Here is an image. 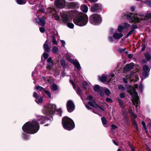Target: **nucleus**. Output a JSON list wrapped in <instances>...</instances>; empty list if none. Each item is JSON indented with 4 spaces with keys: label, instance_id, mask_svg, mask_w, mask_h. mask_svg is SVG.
I'll return each instance as SVG.
<instances>
[{
    "label": "nucleus",
    "instance_id": "obj_28",
    "mask_svg": "<svg viewBox=\"0 0 151 151\" xmlns=\"http://www.w3.org/2000/svg\"><path fill=\"white\" fill-rule=\"evenodd\" d=\"M52 43L54 45H57L58 44V42L55 40V37L54 36H52Z\"/></svg>",
    "mask_w": 151,
    "mask_h": 151
},
{
    "label": "nucleus",
    "instance_id": "obj_34",
    "mask_svg": "<svg viewBox=\"0 0 151 151\" xmlns=\"http://www.w3.org/2000/svg\"><path fill=\"white\" fill-rule=\"evenodd\" d=\"M36 88L40 91H45V89L39 86H36Z\"/></svg>",
    "mask_w": 151,
    "mask_h": 151
},
{
    "label": "nucleus",
    "instance_id": "obj_2",
    "mask_svg": "<svg viewBox=\"0 0 151 151\" xmlns=\"http://www.w3.org/2000/svg\"><path fill=\"white\" fill-rule=\"evenodd\" d=\"M77 17L73 19V22L76 25L83 26L86 24L88 22V18L84 14L79 12Z\"/></svg>",
    "mask_w": 151,
    "mask_h": 151
},
{
    "label": "nucleus",
    "instance_id": "obj_60",
    "mask_svg": "<svg viewBox=\"0 0 151 151\" xmlns=\"http://www.w3.org/2000/svg\"><path fill=\"white\" fill-rule=\"evenodd\" d=\"M61 42L62 43V46L64 47L65 45V41L64 40H61Z\"/></svg>",
    "mask_w": 151,
    "mask_h": 151
},
{
    "label": "nucleus",
    "instance_id": "obj_10",
    "mask_svg": "<svg viewBox=\"0 0 151 151\" xmlns=\"http://www.w3.org/2000/svg\"><path fill=\"white\" fill-rule=\"evenodd\" d=\"M55 5L57 7L60 9L64 7L65 5V0H55Z\"/></svg>",
    "mask_w": 151,
    "mask_h": 151
},
{
    "label": "nucleus",
    "instance_id": "obj_24",
    "mask_svg": "<svg viewBox=\"0 0 151 151\" xmlns=\"http://www.w3.org/2000/svg\"><path fill=\"white\" fill-rule=\"evenodd\" d=\"M35 101L38 104L42 103L43 102V98L42 97H38L37 99H36Z\"/></svg>",
    "mask_w": 151,
    "mask_h": 151
},
{
    "label": "nucleus",
    "instance_id": "obj_23",
    "mask_svg": "<svg viewBox=\"0 0 151 151\" xmlns=\"http://www.w3.org/2000/svg\"><path fill=\"white\" fill-rule=\"evenodd\" d=\"M101 120L104 126L105 127H107V126L106 125L107 121L106 118L104 117H102L101 118Z\"/></svg>",
    "mask_w": 151,
    "mask_h": 151
},
{
    "label": "nucleus",
    "instance_id": "obj_3",
    "mask_svg": "<svg viewBox=\"0 0 151 151\" xmlns=\"http://www.w3.org/2000/svg\"><path fill=\"white\" fill-rule=\"evenodd\" d=\"M128 92L131 96L132 98V102L134 105L136 106L137 111L138 109L139 108V104L140 103L137 93L136 92L135 89L131 86H129Z\"/></svg>",
    "mask_w": 151,
    "mask_h": 151
},
{
    "label": "nucleus",
    "instance_id": "obj_62",
    "mask_svg": "<svg viewBox=\"0 0 151 151\" xmlns=\"http://www.w3.org/2000/svg\"><path fill=\"white\" fill-rule=\"evenodd\" d=\"M39 10V11L42 13H44L45 12V10L43 7H41Z\"/></svg>",
    "mask_w": 151,
    "mask_h": 151
},
{
    "label": "nucleus",
    "instance_id": "obj_57",
    "mask_svg": "<svg viewBox=\"0 0 151 151\" xmlns=\"http://www.w3.org/2000/svg\"><path fill=\"white\" fill-rule=\"evenodd\" d=\"M120 96L122 98H124L125 97L124 94V93H120Z\"/></svg>",
    "mask_w": 151,
    "mask_h": 151
},
{
    "label": "nucleus",
    "instance_id": "obj_51",
    "mask_svg": "<svg viewBox=\"0 0 151 151\" xmlns=\"http://www.w3.org/2000/svg\"><path fill=\"white\" fill-rule=\"evenodd\" d=\"M134 32V31H133V29H131V30L129 32V33L127 35V37H129Z\"/></svg>",
    "mask_w": 151,
    "mask_h": 151
},
{
    "label": "nucleus",
    "instance_id": "obj_49",
    "mask_svg": "<svg viewBox=\"0 0 151 151\" xmlns=\"http://www.w3.org/2000/svg\"><path fill=\"white\" fill-rule=\"evenodd\" d=\"M48 54L45 52L43 54V57L45 59H47L48 58Z\"/></svg>",
    "mask_w": 151,
    "mask_h": 151
},
{
    "label": "nucleus",
    "instance_id": "obj_8",
    "mask_svg": "<svg viewBox=\"0 0 151 151\" xmlns=\"http://www.w3.org/2000/svg\"><path fill=\"white\" fill-rule=\"evenodd\" d=\"M101 22V17L97 14H94L91 15L90 17V22L93 25H98Z\"/></svg>",
    "mask_w": 151,
    "mask_h": 151
},
{
    "label": "nucleus",
    "instance_id": "obj_48",
    "mask_svg": "<svg viewBox=\"0 0 151 151\" xmlns=\"http://www.w3.org/2000/svg\"><path fill=\"white\" fill-rule=\"evenodd\" d=\"M47 63H53L52 58L51 57L48 59L47 60Z\"/></svg>",
    "mask_w": 151,
    "mask_h": 151
},
{
    "label": "nucleus",
    "instance_id": "obj_9",
    "mask_svg": "<svg viewBox=\"0 0 151 151\" xmlns=\"http://www.w3.org/2000/svg\"><path fill=\"white\" fill-rule=\"evenodd\" d=\"M62 22L65 24H67L72 20V18L68 14H61Z\"/></svg>",
    "mask_w": 151,
    "mask_h": 151
},
{
    "label": "nucleus",
    "instance_id": "obj_54",
    "mask_svg": "<svg viewBox=\"0 0 151 151\" xmlns=\"http://www.w3.org/2000/svg\"><path fill=\"white\" fill-rule=\"evenodd\" d=\"M39 29L41 32L43 33L45 32V29L44 27H40Z\"/></svg>",
    "mask_w": 151,
    "mask_h": 151
},
{
    "label": "nucleus",
    "instance_id": "obj_14",
    "mask_svg": "<svg viewBox=\"0 0 151 151\" xmlns=\"http://www.w3.org/2000/svg\"><path fill=\"white\" fill-rule=\"evenodd\" d=\"M68 60L70 63L73 64L76 68L78 70H80L81 69L80 65L79 63L77 61L73 60L72 59H69Z\"/></svg>",
    "mask_w": 151,
    "mask_h": 151
},
{
    "label": "nucleus",
    "instance_id": "obj_47",
    "mask_svg": "<svg viewBox=\"0 0 151 151\" xmlns=\"http://www.w3.org/2000/svg\"><path fill=\"white\" fill-rule=\"evenodd\" d=\"M119 105L122 107L123 106V101L120 99H118Z\"/></svg>",
    "mask_w": 151,
    "mask_h": 151
},
{
    "label": "nucleus",
    "instance_id": "obj_27",
    "mask_svg": "<svg viewBox=\"0 0 151 151\" xmlns=\"http://www.w3.org/2000/svg\"><path fill=\"white\" fill-rule=\"evenodd\" d=\"M53 63H48L46 67V68L48 70H50L53 66Z\"/></svg>",
    "mask_w": 151,
    "mask_h": 151
},
{
    "label": "nucleus",
    "instance_id": "obj_61",
    "mask_svg": "<svg viewBox=\"0 0 151 151\" xmlns=\"http://www.w3.org/2000/svg\"><path fill=\"white\" fill-rule=\"evenodd\" d=\"M131 116L134 119H135L137 118L136 115L135 114H134L133 112H132V114H131Z\"/></svg>",
    "mask_w": 151,
    "mask_h": 151
},
{
    "label": "nucleus",
    "instance_id": "obj_50",
    "mask_svg": "<svg viewBox=\"0 0 151 151\" xmlns=\"http://www.w3.org/2000/svg\"><path fill=\"white\" fill-rule=\"evenodd\" d=\"M33 96L34 98H35L36 99H37V98H38V97H39L38 95L37 92H34Z\"/></svg>",
    "mask_w": 151,
    "mask_h": 151
},
{
    "label": "nucleus",
    "instance_id": "obj_17",
    "mask_svg": "<svg viewBox=\"0 0 151 151\" xmlns=\"http://www.w3.org/2000/svg\"><path fill=\"white\" fill-rule=\"evenodd\" d=\"M67 5L69 8L74 9L78 6V4L74 2H68L67 4Z\"/></svg>",
    "mask_w": 151,
    "mask_h": 151
},
{
    "label": "nucleus",
    "instance_id": "obj_55",
    "mask_svg": "<svg viewBox=\"0 0 151 151\" xmlns=\"http://www.w3.org/2000/svg\"><path fill=\"white\" fill-rule=\"evenodd\" d=\"M106 101L107 102H109L110 103H111L112 102V100L111 99L109 98H107L106 99Z\"/></svg>",
    "mask_w": 151,
    "mask_h": 151
},
{
    "label": "nucleus",
    "instance_id": "obj_38",
    "mask_svg": "<svg viewBox=\"0 0 151 151\" xmlns=\"http://www.w3.org/2000/svg\"><path fill=\"white\" fill-rule=\"evenodd\" d=\"M53 16L55 18V20H56L60 21V17L59 15L57 14H53Z\"/></svg>",
    "mask_w": 151,
    "mask_h": 151
},
{
    "label": "nucleus",
    "instance_id": "obj_41",
    "mask_svg": "<svg viewBox=\"0 0 151 151\" xmlns=\"http://www.w3.org/2000/svg\"><path fill=\"white\" fill-rule=\"evenodd\" d=\"M76 92L78 94L80 95V96H81L82 95V91L81 90V89L79 88H78L77 91H76Z\"/></svg>",
    "mask_w": 151,
    "mask_h": 151
},
{
    "label": "nucleus",
    "instance_id": "obj_46",
    "mask_svg": "<svg viewBox=\"0 0 151 151\" xmlns=\"http://www.w3.org/2000/svg\"><path fill=\"white\" fill-rule=\"evenodd\" d=\"M145 3L147 5L151 7V1L148 0H147L145 1Z\"/></svg>",
    "mask_w": 151,
    "mask_h": 151
},
{
    "label": "nucleus",
    "instance_id": "obj_21",
    "mask_svg": "<svg viewBox=\"0 0 151 151\" xmlns=\"http://www.w3.org/2000/svg\"><path fill=\"white\" fill-rule=\"evenodd\" d=\"M81 10L85 13L87 12L88 10V7L87 6L84 4L81 6Z\"/></svg>",
    "mask_w": 151,
    "mask_h": 151
},
{
    "label": "nucleus",
    "instance_id": "obj_33",
    "mask_svg": "<svg viewBox=\"0 0 151 151\" xmlns=\"http://www.w3.org/2000/svg\"><path fill=\"white\" fill-rule=\"evenodd\" d=\"M67 26L70 28L73 29L74 27V25L72 23L68 22L67 23Z\"/></svg>",
    "mask_w": 151,
    "mask_h": 151
},
{
    "label": "nucleus",
    "instance_id": "obj_12",
    "mask_svg": "<svg viewBox=\"0 0 151 151\" xmlns=\"http://www.w3.org/2000/svg\"><path fill=\"white\" fill-rule=\"evenodd\" d=\"M150 69L148 66L147 65H144L143 67V76L144 77V79L147 77L149 74V71Z\"/></svg>",
    "mask_w": 151,
    "mask_h": 151
},
{
    "label": "nucleus",
    "instance_id": "obj_16",
    "mask_svg": "<svg viewBox=\"0 0 151 151\" xmlns=\"http://www.w3.org/2000/svg\"><path fill=\"white\" fill-rule=\"evenodd\" d=\"M128 76V78L131 81H133L134 79V78L137 79L138 78V77L137 74L136 72H134L131 71Z\"/></svg>",
    "mask_w": 151,
    "mask_h": 151
},
{
    "label": "nucleus",
    "instance_id": "obj_56",
    "mask_svg": "<svg viewBox=\"0 0 151 151\" xmlns=\"http://www.w3.org/2000/svg\"><path fill=\"white\" fill-rule=\"evenodd\" d=\"M24 139H27V135L23 133L22 135Z\"/></svg>",
    "mask_w": 151,
    "mask_h": 151
},
{
    "label": "nucleus",
    "instance_id": "obj_35",
    "mask_svg": "<svg viewBox=\"0 0 151 151\" xmlns=\"http://www.w3.org/2000/svg\"><path fill=\"white\" fill-rule=\"evenodd\" d=\"M104 92L107 96H109L110 94V92L109 90L107 88H105Z\"/></svg>",
    "mask_w": 151,
    "mask_h": 151
},
{
    "label": "nucleus",
    "instance_id": "obj_20",
    "mask_svg": "<svg viewBox=\"0 0 151 151\" xmlns=\"http://www.w3.org/2000/svg\"><path fill=\"white\" fill-rule=\"evenodd\" d=\"M48 41L47 40L43 45V47L45 51L47 52H49L50 51V48L48 45L47 44Z\"/></svg>",
    "mask_w": 151,
    "mask_h": 151
},
{
    "label": "nucleus",
    "instance_id": "obj_36",
    "mask_svg": "<svg viewBox=\"0 0 151 151\" xmlns=\"http://www.w3.org/2000/svg\"><path fill=\"white\" fill-rule=\"evenodd\" d=\"M51 88L54 91H56L58 89L57 85L55 84H52L51 86Z\"/></svg>",
    "mask_w": 151,
    "mask_h": 151
},
{
    "label": "nucleus",
    "instance_id": "obj_39",
    "mask_svg": "<svg viewBox=\"0 0 151 151\" xmlns=\"http://www.w3.org/2000/svg\"><path fill=\"white\" fill-rule=\"evenodd\" d=\"M124 29L123 27L122 26V24L119 25L118 28V30L119 32H122L123 30V29Z\"/></svg>",
    "mask_w": 151,
    "mask_h": 151
},
{
    "label": "nucleus",
    "instance_id": "obj_63",
    "mask_svg": "<svg viewBox=\"0 0 151 151\" xmlns=\"http://www.w3.org/2000/svg\"><path fill=\"white\" fill-rule=\"evenodd\" d=\"M109 40L111 42H112L113 41V39L112 37H109Z\"/></svg>",
    "mask_w": 151,
    "mask_h": 151
},
{
    "label": "nucleus",
    "instance_id": "obj_31",
    "mask_svg": "<svg viewBox=\"0 0 151 151\" xmlns=\"http://www.w3.org/2000/svg\"><path fill=\"white\" fill-rule=\"evenodd\" d=\"M142 124V125L143 129H144L146 132H148L147 128L146 127V124L145 122L144 121H142L141 123Z\"/></svg>",
    "mask_w": 151,
    "mask_h": 151
},
{
    "label": "nucleus",
    "instance_id": "obj_11",
    "mask_svg": "<svg viewBox=\"0 0 151 151\" xmlns=\"http://www.w3.org/2000/svg\"><path fill=\"white\" fill-rule=\"evenodd\" d=\"M67 108L69 112H72L75 109V105L73 102L70 100H69L67 103Z\"/></svg>",
    "mask_w": 151,
    "mask_h": 151
},
{
    "label": "nucleus",
    "instance_id": "obj_13",
    "mask_svg": "<svg viewBox=\"0 0 151 151\" xmlns=\"http://www.w3.org/2000/svg\"><path fill=\"white\" fill-rule=\"evenodd\" d=\"M45 17L44 16H43L42 19H40L39 18H37L35 19V21L39 25L43 26L45 24Z\"/></svg>",
    "mask_w": 151,
    "mask_h": 151
},
{
    "label": "nucleus",
    "instance_id": "obj_59",
    "mask_svg": "<svg viewBox=\"0 0 151 151\" xmlns=\"http://www.w3.org/2000/svg\"><path fill=\"white\" fill-rule=\"evenodd\" d=\"M92 98V97L91 96H89L87 97V99L90 101L91 100Z\"/></svg>",
    "mask_w": 151,
    "mask_h": 151
},
{
    "label": "nucleus",
    "instance_id": "obj_7",
    "mask_svg": "<svg viewBox=\"0 0 151 151\" xmlns=\"http://www.w3.org/2000/svg\"><path fill=\"white\" fill-rule=\"evenodd\" d=\"M88 103L91 106L96 109L95 111L92 110L93 112L95 114L101 116V114L105 111L104 108L98 106L95 102L93 101H88Z\"/></svg>",
    "mask_w": 151,
    "mask_h": 151
},
{
    "label": "nucleus",
    "instance_id": "obj_6",
    "mask_svg": "<svg viewBox=\"0 0 151 151\" xmlns=\"http://www.w3.org/2000/svg\"><path fill=\"white\" fill-rule=\"evenodd\" d=\"M56 110L55 105L50 104L45 106L42 112L46 115H50L53 114Z\"/></svg>",
    "mask_w": 151,
    "mask_h": 151
},
{
    "label": "nucleus",
    "instance_id": "obj_44",
    "mask_svg": "<svg viewBox=\"0 0 151 151\" xmlns=\"http://www.w3.org/2000/svg\"><path fill=\"white\" fill-rule=\"evenodd\" d=\"M118 88L119 89L123 91L125 90V88L122 85H120L119 86Z\"/></svg>",
    "mask_w": 151,
    "mask_h": 151
},
{
    "label": "nucleus",
    "instance_id": "obj_42",
    "mask_svg": "<svg viewBox=\"0 0 151 151\" xmlns=\"http://www.w3.org/2000/svg\"><path fill=\"white\" fill-rule=\"evenodd\" d=\"M83 85L84 88L85 89L87 88V86H88L89 85L88 83L86 81L84 82L83 83Z\"/></svg>",
    "mask_w": 151,
    "mask_h": 151
},
{
    "label": "nucleus",
    "instance_id": "obj_64",
    "mask_svg": "<svg viewBox=\"0 0 151 151\" xmlns=\"http://www.w3.org/2000/svg\"><path fill=\"white\" fill-rule=\"evenodd\" d=\"M111 127L112 129H115L117 127V126L116 125L114 124L111 125Z\"/></svg>",
    "mask_w": 151,
    "mask_h": 151
},
{
    "label": "nucleus",
    "instance_id": "obj_43",
    "mask_svg": "<svg viewBox=\"0 0 151 151\" xmlns=\"http://www.w3.org/2000/svg\"><path fill=\"white\" fill-rule=\"evenodd\" d=\"M45 93L47 95L48 97H49L50 98H51V94L49 91L47 90L45 91Z\"/></svg>",
    "mask_w": 151,
    "mask_h": 151
},
{
    "label": "nucleus",
    "instance_id": "obj_25",
    "mask_svg": "<svg viewBox=\"0 0 151 151\" xmlns=\"http://www.w3.org/2000/svg\"><path fill=\"white\" fill-rule=\"evenodd\" d=\"M122 26L124 29H126L129 28L130 26V25L128 23H123L122 24Z\"/></svg>",
    "mask_w": 151,
    "mask_h": 151
},
{
    "label": "nucleus",
    "instance_id": "obj_45",
    "mask_svg": "<svg viewBox=\"0 0 151 151\" xmlns=\"http://www.w3.org/2000/svg\"><path fill=\"white\" fill-rule=\"evenodd\" d=\"M109 76L110 78V81H112L113 79L112 78H113L114 76V74L111 73L109 74Z\"/></svg>",
    "mask_w": 151,
    "mask_h": 151
},
{
    "label": "nucleus",
    "instance_id": "obj_52",
    "mask_svg": "<svg viewBox=\"0 0 151 151\" xmlns=\"http://www.w3.org/2000/svg\"><path fill=\"white\" fill-rule=\"evenodd\" d=\"M70 82L71 83H72L73 86V88L74 89H76V86L75 85L74 82H73V81L72 80H70Z\"/></svg>",
    "mask_w": 151,
    "mask_h": 151
},
{
    "label": "nucleus",
    "instance_id": "obj_40",
    "mask_svg": "<svg viewBox=\"0 0 151 151\" xmlns=\"http://www.w3.org/2000/svg\"><path fill=\"white\" fill-rule=\"evenodd\" d=\"M60 62L61 65L63 67H65V63L64 60L63 59H61Z\"/></svg>",
    "mask_w": 151,
    "mask_h": 151
},
{
    "label": "nucleus",
    "instance_id": "obj_5",
    "mask_svg": "<svg viewBox=\"0 0 151 151\" xmlns=\"http://www.w3.org/2000/svg\"><path fill=\"white\" fill-rule=\"evenodd\" d=\"M62 124L63 128L68 130H71L75 127L73 120L67 117H65L63 119Z\"/></svg>",
    "mask_w": 151,
    "mask_h": 151
},
{
    "label": "nucleus",
    "instance_id": "obj_22",
    "mask_svg": "<svg viewBox=\"0 0 151 151\" xmlns=\"http://www.w3.org/2000/svg\"><path fill=\"white\" fill-rule=\"evenodd\" d=\"M52 51L55 54H57L59 53L58 48L56 46H54L53 47Z\"/></svg>",
    "mask_w": 151,
    "mask_h": 151
},
{
    "label": "nucleus",
    "instance_id": "obj_1",
    "mask_svg": "<svg viewBox=\"0 0 151 151\" xmlns=\"http://www.w3.org/2000/svg\"><path fill=\"white\" fill-rule=\"evenodd\" d=\"M37 120H33L32 122H26L22 127V129L26 133L34 134L36 133L39 130L40 126L37 121H40V123L43 124L46 120L45 117L42 116H39Z\"/></svg>",
    "mask_w": 151,
    "mask_h": 151
},
{
    "label": "nucleus",
    "instance_id": "obj_29",
    "mask_svg": "<svg viewBox=\"0 0 151 151\" xmlns=\"http://www.w3.org/2000/svg\"><path fill=\"white\" fill-rule=\"evenodd\" d=\"M93 89L95 91L98 92L100 90V88L99 86L96 85L94 87Z\"/></svg>",
    "mask_w": 151,
    "mask_h": 151
},
{
    "label": "nucleus",
    "instance_id": "obj_32",
    "mask_svg": "<svg viewBox=\"0 0 151 151\" xmlns=\"http://www.w3.org/2000/svg\"><path fill=\"white\" fill-rule=\"evenodd\" d=\"M17 3L19 4H24L26 3V1H24L23 0H17Z\"/></svg>",
    "mask_w": 151,
    "mask_h": 151
},
{
    "label": "nucleus",
    "instance_id": "obj_37",
    "mask_svg": "<svg viewBox=\"0 0 151 151\" xmlns=\"http://www.w3.org/2000/svg\"><path fill=\"white\" fill-rule=\"evenodd\" d=\"M129 79L128 78V76H127L125 78H123V80L125 83H127L128 82V79Z\"/></svg>",
    "mask_w": 151,
    "mask_h": 151
},
{
    "label": "nucleus",
    "instance_id": "obj_53",
    "mask_svg": "<svg viewBox=\"0 0 151 151\" xmlns=\"http://www.w3.org/2000/svg\"><path fill=\"white\" fill-rule=\"evenodd\" d=\"M137 26L135 25H133L132 27L131 28V29H133V31H134V30L135 29H137Z\"/></svg>",
    "mask_w": 151,
    "mask_h": 151
},
{
    "label": "nucleus",
    "instance_id": "obj_30",
    "mask_svg": "<svg viewBox=\"0 0 151 151\" xmlns=\"http://www.w3.org/2000/svg\"><path fill=\"white\" fill-rule=\"evenodd\" d=\"M132 124L134 127H135L137 130L138 131L139 129L137 127V124L134 119L133 120Z\"/></svg>",
    "mask_w": 151,
    "mask_h": 151
},
{
    "label": "nucleus",
    "instance_id": "obj_18",
    "mask_svg": "<svg viewBox=\"0 0 151 151\" xmlns=\"http://www.w3.org/2000/svg\"><path fill=\"white\" fill-rule=\"evenodd\" d=\"M101 5H99L97 4H96L91 8V11L92 12H95L99 10V9H101Z\"/></svg>",
    "mask_w": 151,
    "mask_h": 151
},
{
    "label": "nucleus",
    "instance_id": "obj_4",
    "mask_svg": "<svg viewBox=\"0 0 151 151\" xmlns=\"http://www.w3.org/2000/svg\"><path fill=\"white\" fill-rule=\"evenodd\" d=\"M127 19L130 22L135 23H139L141 19H148L151 18V14H147L145 16L144 18H139L137 16V14L133 16V14L130 13H127L126 14Z\"/></svg>",
    "mask_w": 151,
    "mask_h": 151
},
{
    "label": "nucleus",
    "instance_id": "obj_26",
    "mask_svg": "<svg viewBox=\"0 0 151 151\" xmlns=\"http://www.w3.org/2000/svg\"><path fill=\"white\" fill-rule=\"evenodd\" d=\"M99 79L101 82H105L107 79V78L106 76H102L101 77H99Z\"/></svg>",
    "mask_w": 151,
    "mask_h": 151
},
{
    "label": "nucleus",
    "instance_id": "obj_58",
    "mask_svg": "<svg viewBox=\"0 0 151 151\" xmlns=\"http://www.w3.org/2000/svg\"><path fill=\"white\" fill-rule=\"evenodd\" d=\"M129 146L131 148L132 151H134V147L132 145H130Z\"/></svg>",
    "mask_w": 151,
    "mask_h": 151
},
{
    "label": "nucleus",
    "instance_id": "obj_15",
    "mask_svg": "<svg viewBox=\"0 0 151 151\" xmlns=\"http://www.w3.org/2000/svg\"><path fill=\"white\" fill-rule=\"evenodd\" d=\"M134 67V65L133 63L127 64L124 68V72H128L132 69Z\"/></svg>",
    "mask_w": 151,
    "mask_h": 151
},
{
    "label": "nucleus",
    "instance_id": "obj_19",
    "mask_svg": "<svg viewBox=\"0 0 151 151\" xmlns=\"http://www.w3.org/2000/svg\"><path fill=\"white\" fill-rule=\"evenodd\" d=\"M123 36L122 33H115L113 35V37L116 40H119Z\"/></svg>",
    "mask_w": 151,
    "mask_h": 151
}]
</instances>
